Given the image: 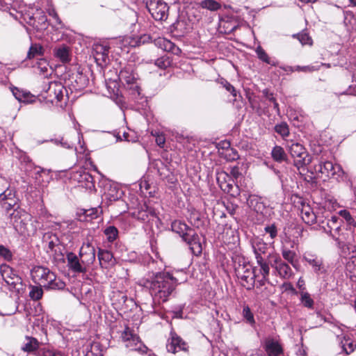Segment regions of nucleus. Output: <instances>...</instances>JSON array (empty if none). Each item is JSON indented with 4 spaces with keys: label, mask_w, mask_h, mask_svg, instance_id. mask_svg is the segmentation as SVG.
I'll return each mask as SVG.
<instances>
[{
    "label": "nucleus",
    "mask_w": 356,
    "mask_h": 356,
    "mask_svg": "<svg viewBox=\"0 0 356 356\" xmlns=\"http://www.w3.org/2000/svg\"><path fill=\"white\" fill-rule=\"evenodd\" d=\"M92 54L96 62L105 63L108 54V47L102 44H95L92 47Z\"/></svg>",
    "instance_id": "24"
},
{
    "label": "nucleus",
    "mask_w": 356,
    "mask_h": 356,
    "mask_svg": "<svg viewBox=\"0 0 356 356\" xmlns=\"http://www.w3.org/2000/svg\"><path fill=\"white\" fill-rule=\"evenodd\" d=\"M200 6L202 8L210 11H216L221 7L220 3L215 0H203L200 2Z\"/></svg>",
    "instance_id": "32"
},
{
    "label": "nucleus",
    "mask_w": 356,
    "mask_h": 356,
    "mask_svg": "<svg viewBox=\"0 0 356 356\" xmlns=\"http://www.w3.org/2000/svg\"><path fill=\"white\" fill-rule=\"evenodd\" d=\"M316 173H321L326 177H333L336 179L342 178L344 172L339 165H334L330 161H319L314 167Z\"/></svg>",
    "instance_id": "7"
},
{
    "label": "nucleus",
    "mask_w": 356,
    "mask_h": 356,
    "mask_svg": "<svg viewBox=\"0 0 356 356\" xmlns=\"http://www.w3.org/2000/svg\"><path fill=\"white\" fill-rule=\"evenodd\" d=\"M155 44L165 51L171 52L175 55H179L181 49L170 40L165 38H159L154 41Z\"/></svg>",
    "instance_id": "20"
},
{
    "label": "nucleus",
    "mask_w": 356,
    "mask_h": 356,
    "mask_svg": "<svg viewBox=\"0 0 356 356\" xmlns=\"http://www.w3.org/2000/svg\"><path fill=\"white\" fill-rule=\"evenodd\" d=\"M236 275L241 284L248 290L253 288L255 282L254 268L243 258H239L234 265Z\"/></svg>",
    "instance_id": "4"
},
{
    "label": "nucleus",
    "mask_w": 356,
    "mask_h": 356,
    "mask_svg": "<svg viewBox=\"0 0 356 356\" xmlns=\"http://www.w3.org/2000/svg\"><path fill=\"white\" fill-rule=\"evenodd\" d=\"M31 277L35 283L48 289H63L65 284L48 268L35 266L31 270Z\"/></svg>",
    "instance_id": "2"
},
{
    "label": "nucleus",
    "mask_w": 356,
    "mask_h": 356,
    "mask_svg": "<svg viewBox=\"0 0 356 356\" xmlns=\"http://www.w3.org/2000/svg\"><path fill=\"white\" fill-rule=\"evenodd\" d=\"M149 213H150L152 215L154 214V213L152 211V209H148V210L141 209V210H138L137 212H134L133 213V216L140 220L145 221L148 218Z\"/></svg>",
    "instance_id": "42"
},
{
    "label": "nucleus",
    "mask_w": 356,
    "mask_h": 356,
    "mask_svg": "<svg viewBox=\"0 0 356 356\" xmlns=\"http://www.w3.org/2000/svg\"><path fill=\"white\" fill-rule=\"evenodd\" d=\"M340 216L343 217L344 219H346L349 223L351 222L353 220V218L351 217V215L350 213L346 210H342L339 212Z\"/></svg>",
    "instance_id": "56"
},
{
    "label": "nucleus",
    "mask_w": 356,
    "mask_h": 356,
    "mask_svg": "<svg viewBox=\"0 0 356 356\" xmlns=\"http://www.w3.org/2000/svg\"><path fill=\"white\" fill-rule=\"evenodd\" d=\"M170 64L171 60L168 56L159 58L155 62V65L161 69H165L169 67Z\"/></svg>",
    "instance_id": "44"
},
{
    "label": "nucleus",
    "mask_w": 356,
    "mask_h": 356,
    "mask_svg": "<svg viewBox=\"0 0 356 356\" xmlns=\"http://www.w3.org/2000/svg\"><path fill=\"white\" fill-rule=\"evenodd\" d=\"M121 337L127 348L131 351H136L139 353H145L147 347L140 340L139 337L133 333L129 327H126L122 333Z\"/></svg>",
    "instance_id": "6"
},
{
    "label": "nucleus",
    "mask_w": 356,
    "mask_h": 356,
    "mask_svg": "<svg viewBox=\"0 0 356 356\" xmlns=\"http://www.w3.org/2000/svg\"><path fill=\"white\" fill-rule=\"evenodd\" d=\"M341 346L345 353L349 355L354 351L356 345L351 340L344 339L341 341Z\"/></svg>",
    "instance_id": "39"
},
{
    "label": "nucleus",
    "mask_w": 356,
    "mask_h": 356,
    "mask_svg": "<svg viewBox=\"0 0 356 356\" xmlns=\"http://www.w3.org/2000/svg\"><path fill=\"white\" fill-rule=\"evenodd\" d=\"M37 69L41 74L47 76L51 73V68L49 67L47 61L44 59L40 60L37 63Z\"/></svg>",
    "instance_id": "35"
},
{
    "label": "nucleus",
    "mask_w": 356,
    "mask_h": 356,
    "mask_svg": "<svg viewBox=\"0 0 356 356\" xmlns=\"http://www.w3.org/2000/svg\"><path fill=\"white\" fill-rule=\"evenodd\" d=\"M39 14L40 15L38 17V23L42 24V25L43 24L44 26H45L46 22H47L46 16L43 14L42 12L40 13Z\"/></svg>",
    "instance_id": "59"
},
{
    "label": "nucleus",
    "mask_w": 356,
    "mask_h": 356,
    "mask_svg": "<svg viewBox=\"0 0 356 356\" xmlns=\"http://www.w3.org/2000/svg\"><path fill=\"white\" fill-rule=\"evenodd\" d=\"M273 103L274 108L276 110L277 114H280V108H279L278 103L276 102V100L273 102Z\"/></svg>",
    "instance_id": "62"
},
{
    "label": "nucleus",
    "mask_w": 356,
    "mask_h": 356,
    "mask_svg": "<svg viewBox=\"0 0 356 356\" xmlns=\"http://www.w3.org/2000/svg\"><path fill=\"white\" fill-rule=\"evenodd\" d=\"M298 40L302 45L305 44H312V38L309 36L307 33H302L297 35Z\"/></svg>",
    "instance_id": "50"
},
{
    "label": "nucleus",
    "mask_w": 356,
    "mask_h": 356,
    "mask_svg": "<svg viewBox=\"0 0 356 356\" xmlns=\"http://www.w3.org/2000/svg\"><path fill=\"white\" fill-rule=\"evenodd\" d=\"M10 216V222L15 229L21 233H24L26 229V221L29 217L27 213L22 209H14L13 212Z\"/></svg>",
    "instance_id": "12"
},
{
    "label": "nucleus",
    "mask_w": 356,
    "mask_h": 356,
    "mask_svg": "<svg viewBox=\"0 0 356 356\" xmlns=\"http://www.w3.org/2000/svg\"><path fill=\"white\" fill-rule=\"evenodd\" d=\"M265 232L268 234L271 239H274L277 234V230L275 225L266 226L264 228Z\"/></svg>",
    "instance_id": "51"
},
{
    "label": "nucleus",
    "mask_w": 356,
    "mask_h": 356,
    "mask_svg": "<svg viewBox=\"0 0 356 356\" xmlns=\"http://www.w3.org/2000/svg\"><path fill=\"white\" fill-rule=\"evenodd\" d=\"M48 13L51 17H52L54 19V20L58 26H57L58 29L63 27V24L60 19L59 18L58 14L56 13V12L55 11V10L54 8L49 9Z\"/></svg>",
    "instance_id": "52"
},
{
    "label": "nucleus",
    "mask_w": 356,
    "mask_h": 356,
    "mask_svg": "<svg viewBox=\"0 0 356 356\" xmlns=\"http://www.w3.org/2000/svg\"><path fill=\"white\" fill-rule=\"evenodd\" d=\"M40 343L38 341L32 337H26L25 342L22 346V350L24 352H33L38 349Z\"/></svg>",
    "instance_id": "31"
},
{
    "label": "nucleus",
    "mask_w": 356,
    "mask_h": 356,
    "mask_svg": "<svg viewBox=\"0 0 356 356\" xmlns=\"http://www.w3.org/2000/svg\"><path fill=\"white\" fill-rule=\"evenodd\" d=\"M300 216L302 220L307 225H312L316 222V216L314 213L311 206L303 199H300L298 202Z\"/></svg>",
    "instance_id": "13"
},
{
    "label": "nucleus",
    "mask_w": 356,
    "mask_h": 356,
    "mask_svg": "<svg viewBox=\"0 0 356 356\" xmlns=\"http://www.w3.org/2000/svg\"><path fill=\"white\" fill-rule=\"evenodd\" d=\"M67 266L74 273H86L88 270L79 257L74 253L70 252L67 255Z\"/></svg>",
    "instance_id": "19"
},
{
    "label": "nucleus",
    "mask_w": 356,
    "mask_h": 356,
    "mask_svg": "<svg viewBox=\"0 0 356 356\" xmlns=\"http://www.w3.org/2000/svg\"><path fill=\"white\" fill-rule=\"evenodd\" d=\"M171 229L188 244L193 254L198 255L201 254L202 250V245L199 241L198 236L195 233L193 229L179 220L172 222Z\"/></svg>",
    "instance_id": "3"
},
{
    "label": "nucleus",
    "mask_w": 356,
    "mask_h": 356,
    "mask_svg": "<svg viewBox=\"0 0 356 356\" xmlns=\"http://www.w3.org/2000/svg\"><path fill=\"white\" fill-rule=\"evenodd\" d=\"M243 316L249 324L254 325L255 323L253 314L248 306H245L243 307Z\"/></svg>",
    "instance_id": "43"
},
{
    "label": "nucleus",
    "mask_w": 356,
    "mask_h": 356,
    "mask_svg": "<svg viewBox=\"0 0 356 356\" xmlns=\"http://www.w3.org/2000/svg\"><path fill=\"white\" fill-rule=\"evenodd\" d=\"M167 350L173 354L181 350H187L188 346L175 332H171L166 344Z\"/></svg>",
    "instance_id": "14"
},
{
    "label": "nucleus",
    "mask_w": 356,
    "mask_h": 356,
    "mask_svg": "<svg viewBox=\"0 0 356 356\" xmlns=\"http://www.w3.org/2000/svg\"><path fill=\"white\" fill-rule=\"evenodd\" d=\"M43 291L41 287L32 286L29 292V296L33 300H38L42 296Z\"/></svg>",
    "instance_id": "45"
},
{
    "label": "nucleus",
    "mask_w": 356,
    "mask_h": 356,
    "mask_svg": "<svg viewBox=\"0 0 356 356\" xmlns=\"http://www.w3.org/2000/svg\"><path fill=\"white\" fill-rule=\"evenodd\" d=\"M342 223L343 222L339 218L332 216L330 219L327 220V227H323L326 233L329 234L333 238H335L339 236V231Z\"/></svg>",
    "instance_id": "18"
},
{
    "label": "nucleus",
    "mask_w": 356,
    "mask_h": 356,
    "mask_svg": "<svg viewBox=\"0 0 356 356\" xmlns=\"http://www.w3.org/2000/svg\"><path fill=\"white\" fill-rule=\"evenodd\" d=\"M119 78L122 82H124L128 86H129L131 89H138V86L135 85L136 78L131 68H124L120 72Z\"/></svg>",
    "instance_id": "23"
},
{
    "label": "nucleus",
    "mask_w": 356,
    "mask_h": 356,
    "mask_svg": "<svg viewBox=\"0 0 356 356\" xmlns=\"http://www.w3.org/2000/svg\"><path fill=\"white\" fill-rule=\"evenodd\" d=\"M49 248L51 249V250H53L54 247V243L53 241H50L49 243Z\"/></svg>",
    "instance_id": "63"
},
{
    "label": "nucleus",
    "mask_w": 356,
    "mask_h": 356,
    "mask_svg": "<svg viewBox=\"0 0 356 356\" xmlns=\"http://www.w3.org/2000/svg\"><path fill=\"white\" fill-rule=\"evenodd\" d=\"M43 54V48L39 44H32L28 52V58L29 59L34 58L37 56H42Z\"/></svg>",
    "instance_id": "36"
},
{
    "label": "nucleus",
    "mask_w": 356,
    "mask_h": 356,
    "mask_svg": "<svg viewBox=\"0 0 356 356\" xmlns=\"http://www.w3.org/2000/svg\"><path fill=\"white\" fill-rule=\"evenodd\" d=\"M98 259L102 268H108L114 264L112 253L106 250L99 249Z\"/></svg>",
    "instance_id": "26"
},
{
    "label": "nucleus",
    "mask_w": 356,
    "mask_h": 356,
    "mask_svg": "<svg viewBox=\"0 0 356 356\" xmlns=\"http://www.w3.org/2000/svg\"><path fill=\"white\" fill-rule=\"evenodd\" d=\"M1 276L10 291H19L22 286V279L8 265L1 266Z\"/></svg>",
    "instance_id": "9"
},
{
    "label": "nucleus",
    "mask_w": 356,
    "mask_h": 356,
    "mask_svg": "<svg viewBox=\"0 0 356 356\" xmlns=\"http://www.w3.org/2000/svg\"><path fill=\"white\" fill-rule=\"evenodd\" d=\"M288 147L290 154L294 159L295 165L298 168L311 162V159L301 144L292 143Z\"/></svg>",
    "instance_id": "8"
},
{
    "label": "nucleus",
    "mask_w": 356,
    "mask_h": 356,
    "mask_svg": "<svg viewBox=\"0 0 356 356\" xmlns=\"http://www.w3.org/2000/svg\"><path fill=\"white\" fill-rule=\"evenodd\" d=\"M65 92L66 89L60 82L52 81L49 83L47 89L44 87L40 96L47 103L58 105L63 100Z\"/></svg>",
    "instance_id": "5"
},
{
    "label": "nucleus",
    "mask_w": 356,
    "mask_h": 356,
    "mask_svg": "<svg viewBox=\"0 0 356 356\" xmlns=\"http://www.w3.org/2000/svg\"><path fill=\"white\" fill-rule=\"evenodd\" d=\"M303 259L309 266L312 267L315 273L319 274L325 271L324 266H323L322 260L321 259H318L314 255H305L304 256Z\"/></svg>",
    "instance_id": "25"
},
{
    "label": "nucleus",
    "mask_w": 356,
    "mask_h": 356,
    "mask_svg": "<svg viewBox=\"0 0 356 356\" xmlns=\"http://www.w3.org/2000/svg\"><path fill=\"white\" fill-rule=\"evenodd\" d=\"M0 256L6 260L10 261L12 259L13 254L8 248L0 245Z\"/></svg>",
    "instance_id": "48"
},
{
    "label": "nucleus",
    "mask_w": 356,
    "mask_h": 356,
    "mask_svg": "<svg viewBox=\"0 0 356 356\" xmlns=\"http://www.w3.org/2000/svg\"><path fill=\"white\" fill-rule=\"evenodd\" d=\"M147 8L156 20H165L168 17L169 6L163 0H151L147 4Z\"/></svg>",
    "instance_id": "10"
},
{
    "label": "nucleus",
    "mask_w": 356,
    "mask_h": 356,
    "mask_svg": "<svg viewBox=\"0 0 356 356\" xmlns=\"http://www.w3.org/2000/svg\"><path fill=\"white\" fill-rule=\"evenodd\" d=\"M275 131L279 134L282 138H286L289 135V129L286 123L282 122L277 124L275 127Z\"/></svg>",
    "instance_id": "40"
},
{
    "label": "nucleus",
    "mask_w": 356,
    "mask_h": 356,
    "mask_svg": "<svg viewBox=\"0 0 356 356\" xmlns=\"http://www.w3.org/2000/svg\"><path fill=\"white\" fill-rule=\"evenodd\" d=\"M334 241L337 242V247L341 250V253L346 256L350 254V248L348 245L343 241H341L339 238V236L334 238Z\"/></svg>",
    "instance_id": "46"
},
{
    "label": "nucleus",
    "mask_w": 356,
    "mask_h": 356,
    "mask_svg": "<svg viewBox=\"0 0 356 356\" xmlns=\"http://www.w3.org/2000/svg\"><path fill=\"white\" fill-rule=\"evenodd\" d=\"M121 191L116 186H111L108 189L106 195L111 201L118 200L121 197Z\"/></svg>",
    "instance_id": "37"
},
{
    "label": "nucleus",
    "mask_w": 356,
    "mask_h": 356,
    "mask_svg": "<svg viewBox=\"0 0 356 356\" xmlns=\"http://www.w3.org/2000/svg\"><path fill=\"white\" fill-rule=\"evenodd\" d=\"M300 302L306 307L312 308L314 306V300L311 298L309 293L305 291L300 292Z\"/></svg>",
    "instance_id": "38"
},
{
    "label": "nucleus",
    "mask_w": 356,
    "mask_h": 356,
    "mask_svg": "<svg viewBox=\"0 0 356 356\" xmlns=\"http://www.w3.org/2000/svg\"><path fill=\"white\" fill-rule=\"evenodd\" d=\"M282 257L289 262L293 264L296 253L293 251L290 250L283 248L282 251Z\"/></svg>",
    "instance_id": "49"
},
{
    "label": "nucleus",
    "mask_w": 356,
    "mask_h": 356,
    "mask_svg": "<svg viewBox=\"0 0 356 356\" xmlns=\"http://www.w3.org/2000/svg\"><path fill=\"white\" fill-rule=\"evenodd\" d=\"M13 5L10 4V2H8V0H0V10L7 11Z\"/></svg>",
    "instance_id": "54"
},
{
    "label": "nucleus",
    "mask_w": 356,
    "mask_h": 356,
    "mask_svg": "<svg viewBox=\"0 0 356 356\" xmlns=\"http://www.w3.org/2000/svg\"><path fill=\"white\" fill-rule=\"evenodd\" d=\"M54 56L63 63L70 61V49L65 45H61L54 49Z\"/></svg>",
    "instance_id": "30"
},
{
    "label": "nucleus",
    "mask_w": 356,
    "mask_h": 356,
    "mask_svg": "<svg viewBox=\"0 0 356 356\" xmlns=\"http://www.w3.org/2000/svg\"><path fill=\"white\" fill-rule=\"evenodd\" d=\"M253 248L257 262L261 268V273L263 276V279L259 281L260 285H264L270 272L268 264L266 261L264 257L261 254V253L265 254L266 247L265 244H257L256 246H253Z\"/></svg>",
    "instance_id": "11"
},
{
    "label": "nucleus",
    "mask_w": 356,
    "mask_h": 356,
    "mask_svg": "<svg viewBox=\"0 0 356 356\" xmlns=\"http://www.w3.org/2000/svg\"><path fill=\"white\" fill-rule=\"evenodd\" d=\"M72 179L77 181L80 186L86 189L94 188L95 184L92 175L83 170H78L73 174Z\"/></svg>",
    "instance_id": "16"
},
{
    "label": "nucleus",
    "mask_w": 356,
    "mask_h": 356,
    "mask_svg": "<svg viewBox=\"0 0 356 356\" xmlns=\"http://www.w3.org/2000/svg\"><path fill=\"white\" fill-rule=\"evenodd\" d=\"M222 84L223 85V87L227 91L230 92L234 97H236V91L232 85H231L229 82H227L225 80L222 81Z\"/></svg>",
    "instance_id": "53"
},
{
    "label": "nucleus",
    "mask_w": 356,
    "mask_h": 356,
    "mask_svg": "<svg viewBox=\"0 0 356 356\" xmlns=\"http://www.w3.org/2000/svg\"><path fill=\"white\" fill-rule=\"evenodd\" d=\"M248 204L249 207L254 211H255L257 213L261 214L264 213L266 207L263 204V202L260 201V199L258 197L255 195L250 196L249 199L248 200Z\"/></svg>",
    "instance_id": "29"
},
{
    "label": "nucleus",
    "mask_w": 356,
    "mask_h": 356,
    "mask_svg": "<svg viewBox=\"0 0 356 356\" xmlns=\"http://www.w3.org/2000/svg\"><path fill=\"white\" fill-rule=\"evenodd\" d=\"M256 52L258 56V58L260 60H261L262 61H264L268 64H271L270 58L268 57V54L266 53V51L261 47H257Z\"/></svg>",
    "instance_id": "47"
},
{
    "label": "nucleus",
    "mask_w": 356,
    "mask_h": 356,
    "mask_svg": "<svg viewBox=\"0 0 356 356\" xmlns=\"http://www.w3.org/2000/svg\"><path fill=\"white\" fill-rule=\"evenodd\" d=\"M271 266L275 268L279 275L284 279H289L291 277L293 273L290 266L283 262L280 257L273 256L270 261Z\"/></svg>",
    "instance_id": "17"
},
{
    "label": "nucleus",
    "mask_w": 356,
    "mask_h": 356,
    "mask_svg": "<svg viewBox=\"0 0 356 356\" xmlns=\"http://www.w3.org/2000/svg\"><path fill=\"white\" fill-rule=\"evenodd\" d=\"M217 181L219 184V186L223 191L234 195V193H232L234 188V181L232 180V179L227 173L224 172L218 173Z\"/></svg>",
    "instance_id": "21"
},
{
    "label": "nucleus",
    "mask_w": 356,
    "mask_h": 356,
    "mask_svg": "<svg viewBox=\"0 0 356 356\" xmlns=\"http://www.w3.org/2000/svg\"><path fill=\"white\" fill-rule=\"evenodd\" d=\"M289 70H286V71H289V72H294V71H298V72H314V71H317L320 69V65H307V66H299V65H297V66H295L294 67H288Z\"/></svg>",
    "instance_id": "34"
},
{
    "label": "nucleus",
    "mask_w": 356,
    "mask_h": 356,
    "mask_svg": "<svg viewBox=\"0 0 356 356\" xmlns=\"http://www.w3.org/2000/svg\"><path fill=\"white\" fill-rule=\"evenodd\" d=\"M12 92L15 97L21 102L32 103L35 101V97L29 92L20 90L17 88L12 89Z\"/></svg>",
    "instance_id": "28"
},
{
    "label": "nucleus",
    "mask_w": 356,
    "mask_h": 356,
    "mask_svg": "<svg viewBox=\"0 0 356 356\" xmlns=\"http://www.w3.org/2000/svg\"><path fill=\"white\" fill-rule=\"evenodd\" d=\"M14 197L15 195L10 190H6L0 194V200L4 201L3 207L6 210H10L15 206L16 200Z\"/></svg>",
    "instance_id": "27"
},
{
    "label": "nucleus",
    "mask_w": 356,
    "mask_h": 356,
    "mask_svg": "<svg viewBox=\"0 0 356 356\" xmlns=\"http://www.w3.org/2000/svg\"><path fill=\"white\" fill-rule=\"evenodd\" d=\"M44 356H64L60 352H54L52 350H47L44 353Z\"/></svg>",
    "instance_id": "58"
},
{
    "label": "nucleus",
    "mask_w": 356,
    "mask_h": 356,
    "mask_svg": "<svg viewBox=\"0 0 356 356\" xmlns=\"http://www.w3.org/2000/svg\"><path fill=\"white\" fill-rule=\"evenodd\" d=\"M186 280L184 277L180 281L169 273H157L152 280L149 291L154 302L160 304L166 302L175 289L176 286Z\"/></svg>",
    "instance_id": "1"
},
{
    "label": "nucleus",
    "mask_w": 356,
    "mask_h": 356,
    "mask_svg": "<svg viewBox=\"0 0 356 356\" xmlns=\"http://www.w3.org/2000/svg\"><path fill=\"white\" fill-rule=\"evenodd\" d=\"M104 234L110 242L115 241L118 236V231L114 226H109L104 230Z\"/></svg>",
    "instance_id": "41"
},
{
    "label": "nucleus",
    "mask_w": 356,
    "mask_h": 356,
    "mask_svg": "<svg viewBox=\"0 0 356 356\" xmlns=\"http://www.w3.org/2000/svg\"><path fill=\"white\" fill-rule=\"evenodd\" d=\"M156 143L159 147H163L165 143V138L163 134L156 135Z\"/></svg>",
    "instance_id": "55"
},
{
    "label": "nucleus",
    "mask_w": 356,
    "mask_h": 356,
    "mask_svg": "<svg viewBox=\"0 0 356 356\" xmlns=\"http://www.w3.org/2000/svg\"><path fill=\"white\" fill-rule=\"evenodd\" d=\"M304 285H305L304 280L302 278H300L298 282V287L303 291L305 289Z\"/></svg>",
    "instance_id": "61"
},
{
    "label": "nucleus",
    "mask_w": 356,
    "mask_h": 356,
    "mask_svg": "<svg viewBox=\"0 0 356 356\" xmlns=\"http://www.w3.org/2000/svg\"><path fill=\"white\" fill-rule=\"evenodd\" d=\"M264 93L266 99L268 100H269L270 102H273L275 101V99L274 98L273 94L268 93V92L267 90H264Z\"/></svg>",
    "instance_id": "60"
},
{
    "label": "nucleus",
    "mask_w": 356,
    "mask_h": 356,
    "mask_svg": "<svg viewBox=\"0 0 356 356\" xmlns=\"http://www.w3.org/2000/svg\"><path fill=\"white\" fill-rule=\"evenodd\" d=\"M79 256L83 265L88 268L95 260V249L91 243L88 241L81 246Z\"/></svg>",
    "instance_id": "15"
},
{
    "label": "nucleus",
    "mask_w": 356,
    "mask_h": 356,
    "mask_svg": "<svg viewBox=\"0 0 356 356\" xmlns=\"http://www.w3.org/2000/svg\"><path fill=\"white\" fill-rule=\"evenodd\" d=\"M128 43H129V44L130 46H131V47H134V46L136 44L137 42H136V41H135V40H134V41L129 42Z\"/></svg>",
    "instance_id": "64"
},
{
    "label": "nucleus",
    "mask_w": 356,
    "mask_h": 356,
    "mask_svg": "<svg viewBox=\"0 0 356 356\" xmlns=\"http://www.w3.org/2000/svg\"><path fill=\"white\" fill-rule=\"evenodd\" d=\"M264 348L269 356H279L282 353L281 345L274 339H267L265 341Z\"/></svg>",
    "instance_id": "22"
},
{
    "label": "nucleus",
    "mask_w": 356,
    "mask_h": 356,
    "mask_svg": "<svg viewBox=\"0 0 356 356\" xmlns=\"http://www.w3.org/2000/svg\"><path fill=\"white\" fill-rule=\"evenodd\" d=\"M272 157L276 161L281 162L286 158V154L284 149L280 146H275L271 152Z\"/></svg>",
    "instance_id": "33"
},
{
    "label": "nucleus",
    "mask_w": 356,
    "mask_h": 356,
    "mask_svg": "<svg viewBox=\"0 0 356 356\" xmlns=\"http://www.w3.org/2000/svg\"><path fill=\"white\" fill-rule=\"evenodd\" d=\"M231 175L236 179H237L241 175V173L239 171V169L237 166H234L231 169L230 171Z\"/></svg>",
    "instance_id": "57"
}]
</instances>
